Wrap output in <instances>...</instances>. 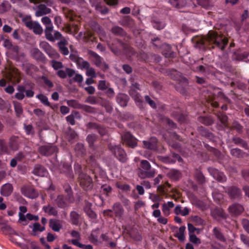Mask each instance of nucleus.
Here are the masks:
<instances>
[{
  "label": "nucleus",
  "mask_w": 249,
  "mask_h": 249,
  "mask_svg": "<svg viewBox=\"0 0 249 249\" xmlns=\"http://www.w3.org/2000/svg\"><path fill=\"white\" fill-rule=\"evenodd\" d=\"M228 40L227 38L223 37L221 35L218 34L214 31H210L207 35L202 40V44L205 45L207 43L213 45L212 48H218L223 50L227 45Z\"/></svg>",
  "instance_id": "1"
},
{
  "label": "nucleus",
  "mask_w": 249,
  "mask_h": 249,
  "mask_svg": "<svg viewBox=\"0 0 249 249\" xmlns=\"http://www.w3.org/2000/svg\"><path fill=\"white\" fill-rule=\"evenodd\" d=\"M140 176L142 178H151L154 177L156 172L155 169H151L149 162L146 160H142L141 162Z\"/></svg>",
  "instance_id": "2"
},
{
  "label": "nucleus",
  "mask_w": 249,
  "mask_h": 249,
  "mask_svg": "<svg viewBox=\"0 0 249 249\" xmlns=\"http://www.w3.org/2000/svg\"><path fill=\"white\" fill-rule=\"evenodd\" d=\"M39 47L48 56L53 59H57L60 57L59 54L53 49L47 42L41 41L39 44Z\"/></svg>",
  "instance_id": "3"
},
{
  "label": "nucleus",
  "mask_w": 249,
  "mask_h": 249,
  "mask_svg": "<svg viewBox=\"0 0 249 249\" xmlns=\"http://www.w3.org/2000/svg\"><path fill=\"white\" fill-rule=\"evenodd\" d=\"M5 78L13 84L18 83L20 81V77L17 69L11 68L6 70L4 74Z\"/></svg>",
  "instance_id": "4"
},
{
  "label": "nucleus",
  "mask_w": 249,
  "mask_h": 249,
  "mask_svg": "<svg viewBox=\"0 0 249 249\" xmlns=\"http://www.w3.org/2000/svg\"><path fill=\"white\" fill-rule=\"evenodd\" d=\"M21 194L28 198L35 199L38 197V193L32 186L25 185L20 189Z\"/></svg>",
  "instance_id": "5"
},
{
  "label": "nucleus",
  "mask_w": 249,
  "mask_h": 249,
  "mask_svg": "<svg viewBox=\"0 0 249 249\" xmlns=\"http://www.w3.org/2000/svg\"><path fill=\"white\" fill-rule=\"evenodd\" d=\"M80 185L85 190H89L92 187V179L89 175L81 173L79 176Z\"/></svg>",
  "instance_id": "6"
},
{
  "label": "nucleus",
  "mask_w": 249,
  "mask_h": 249,
  "mask_svg": "<svg viewBox=\"0 0 249 249\" xmlns=\"http://www.w3.org/2000/svg\"><path fill=\"white\" fill-rule=\"evenodd\" d=\"M115 156L122 162H125L127 160L126 154L123 149L119 146L115 145L110 147Z\"/></svg>",
  "instance_id": "7"
},
{
  "label": "nucleus",
  "mask_w": 249,
  "mask_h": 249,
  "mask_svg": "<svg viewBox=\"0 0 249 249\" xmlns=\"http://www.w3.org/2000/svg\"><path fill=\"white\" fill-rule=\"evenodd\" d=\"M53 28L48 29L45 33L46 38L52 42H53L56 40H62L63 38H65L58 31H56L53 35Z\"/></svg>",
  "instance_id": "8"
},
{
  "label": "nucleus",
  "mask_w": 249,
  "mask_h": 249,
  "mask_svg": "<svg viewBox=\"0 0 249 249\" xmlns=\"http://www.w3.org/2000/svg\"><path fill=\"white\" fill-rule=\"evenodd\" d=\"M57 151V147L53 145L48 144L39 147V153L43 156H48Z\"/></svg>",
  "instance_id": "9"
},
{
  "label": "nucleus",
  "mask_w": 249,
  "mask_h": 249,
  "mask_svg": "<svg viewBox=\"0 0 249 249\" xmlns=\"http://www.w3.org/2000/svg\"><path fill=\"white\" fill-rule=\"evenodd\" d=\"M124 143L129 147L134 148L137 145L136 139L129 132H126L122 136Z\"/></svg>",
  "instance_id": "10"
},
{
  "label": "nucleus",
  "mask_w": 249,
  "mask_h": 249,
  "mask_svg": "<svg viewBox=\"0 0 249 249\" xmlns=\"http://www.w3.org/2000/svg\"><path fill=\"white\" fill-rule=\"evenodd\" d=\"M112 212L115 217L120 219L124 215V209L119 202H116L112 206Z\"/></svg>",
  "instance_id": "11"
},
{
  "label": "nucleus",
  "mask_w": 249,
  "mask_h": 249,
  "mask_svg": "<svg viewBox=\"0 0 249 249\" xmlns=\"http://www.w3.org/2000/svg\"><path fill=\"white\" fill-rule=\"evenodd\" d=\"M209 170L211 174L216 180L222 182L226 181L227 178L223 173L214 168H210Z\"/></svg>",
  "instance_id": "12"
},
{
  "label": "nucleus",
  "mask_w": 249,
  "mask_h": 249,
  "mask_svg": "<svg viewBox=\"0 0 249 249\" xmlns=\"http://www.w3.org/2000/svg\"><path fill=\"white\" fill-rule=\"evenodd\" d=\"M230 213L235 215H240L244 211L243 206L239 204H234L229 207Z\"/></svg>",
  "instance_id": "13"
},
{
  "label": "nucleus",
  "mask_w": 249,
  "mask_h": 249,
  "mask_svg": "<svg viewBox=\"0 0 249 249\" xmlns=\"http://www.w3.org/2000/svg\"><path fill=\"white\" fill-rule=\"evenodd\" d=\"M161 160L164 163H175L176 160H178V161H182V159L179 155L173 154L172 157H162L161 158Z\"/></svg>",
  "instance_id": "14"
},
{
  "label": "nucleus",
  "mask_w": 249,
  "mask_h": 249,
  "mask_svg": "<svg viewBox=\"0 0 249 249\" xmlns=\"http://www.w3.org/2000/svg\"><path fill=\"white\" fill-rule=\"evenodd\" d=\"M68 44V42L66 38H63L57 43L60 52L65 55H68L69 53V50L66 47Z\"/></svg>",
  "instance_id": "15"
},
{
  "label": "nucleus",
  "mask_w": 249,
  "mask_h": 249,
  "mask_svg": "<svg viewBox=\"0 0 249 249\" xmlns=\"http://www.w3.org/2000/svg\"><path fill=\"white\" fill-rule=\"evenodd\" d=\"M75 74V71L70 68H67L65 71L59 70L57 72V75L63 79L66 78L67 76L71 77Z\"/></svg>",
  "instance_id": "16"
},
{
  "label": "nucleus",
  "mask_w": 249,
  "mask_h": 249,
  "mask_svg": "<svg viewBox=\"0 0 249 249\" xmlns=\"http://www.w3.org/2000/svg\"><path fill=\"white\" fill-rule=\"evenodd\" d=\"M32 173L35 175L37 176L44 177L47 174V171L43 166L40 165H35Z\"/></svg>",
  "instance_id": "17"
},
{
  "label": "nucleus",
  "mask_w": 249,
  "mask_h": 249,
  "mask_svg": "<svg viewBox=\"0 0 249 249\" xmlns=\"http://www.w3.org/2000/svg\"><path fill=\"white\" fill-rule=\"evenodd\" d=\"M70 234L71 237L73 238V239H71V243L78 247L79 244H81L80 243L81 240V234L80 232L72 230L71 231Z\"/></svg>",
  "instance_id": "18"
},
{
  "label": "nucleus",
  "mask_w": 249,
  "mask_h": 249,
  "mask_svg": "<svg viewBox=\"0 0 249 249\" xmlns=\"http://www.w3.org/2000/svg\"><path fill=\"white\" fill-rule=\"evenodd\" d=\"M59 169L61 173L65 174L70 178L72 177L71 167L69 163H63L62 164H61Z\"/></svg>",
  "instance_id": "19"
},
{
  "label": "nucleus",
  "mask_w": 249,
  "mask_h": 249,
  "mask_svg": "<svg viewBox=\"0 0 249 249\" xmlns=\"http://www.w3.org/2000/svg\"><path fill=\"white\" fill-rule=\"evenodd\" d=\"M13 188L11 184L6 183L2 186L0 189L1 194L5 196H9L12 193Z\"/></svg>",
  "instance_id": "20"
},
{
  "label": "nucleus",
  "mask_w": 249,
  "mask_h": 249,
  "mask_svg": "<svg viewBox=\"0 0 249 249\" xmlns=\"http://www.w3.org/2000/svg\"><path fill=\"white\" fill-rule=\"evenodd\" d=\"M51 12V9L48 8L45 5L40 4L36 12V17H41L44 15L49 14Z\"/></svg>",
  "instance_id": "21"
},
{
  "label": "nucleus",
  "mask_w": 249,
  "mask_h": 249,
  "mask_svg": "<svg viewBox=\"0 0 249 249\" xmlns=\"http://www.w3.org/2000/svg\"><path fill=\"white\" fill-rule=\"evenodd\" d=\"M174 203L172 201H168L162 205V211L165 216L170 214V209L174 207Z\"/></svg>",
  "instance_id": "22"
},
{
  "label": "nucleus",
  "mask_w": 249,
  "mask_h": 249,
  "mask_svg": "<svg viewBox=\"0 0 249 249\" xmlns=\"http://www.w3.org/2000/svg\"><path fill=\"white\" fill-rule=\"evenodd\" d=\"M91 54L93 57V61L96 66L101 67L102 66V65H104L105 68H108V66L107 64L105 63L103 64L102 58L99 55L94 52H92Z\"/></svg>",
  "instance_id": "23"
},
{
  "label": "nucleus",
  "mask_w": 249,
  "mask_h": 249,
  "mask_svg": "<svg viewBox=\"0 0 249 249\" xmlns=\"http://www.w3.org/2000/svg\"><path fill=\"white\" fill-rule=\"evenodd\" d=\"M117 102L122 107H125L127 105L128 97L125 94L120 93L116 97Z\"/></svg>",
  "instance_id": "24"
},
{
  "label": "nucleus",
  "mask_w": 249,
  "mask_h": 249,
  "mask_svg": "<svg viewBox=\"0 0 249 249\" xmlns=\"http://www.w3.org/2000/svg\"><path fill=\"white\" fill-rule=\"evenodd\" d=\"M63 12L65 15V17L67 19H69L70 21H73L74 20V18L76 17V14L74 11L68 8L63 7Z\"/></svg>",
  "instance_id": "25"
},
{
  "label": "nucleus",
  "mask_w": 249,
  "mask_h": 249,
  "mask_svg": "<svg viewBox=\"0 0 249 249\" xmlns=\"http://www.w3.org/2000/svg\"><path fill=\"white\" fill-rule=\"evenodd\" d=\"M31 53L32 56L36 60H42L44 58V54L38 48L32 49Z\"/></svg>",
  "instance_id": "26"
},
{
  "label": "nucleus",
  "mask_w": 249,
  "mask_h": 249,
  "mask_svg": "<svg viewBox=\"0 0 249 249\" xmlns=\"http://www.w3.org/2000/svg\"><path fill=\"white\" fill-rule=\"evenodd\" d=\"M228 194L231 197L235 198L240 196L241 191L235 187H231L228 189Z\"/></svg>",
  "instance_id": "27"
},
{
  "label": "nucleus",
  "mask_w": 249,
  "mask_h": 249,
  "mask_svg": "<svg viewBox=\"0 0 249 249\" xmlns=\"http://www.w3.org/2000/svg\"><path fill=\"white\" fill-rule=\"evenodd\" d=\"M94 0H90V1L92 4L94 5L95 9L97 11L100 12L103 15H105L108 13V10L107 7L102 6L98 2H97V3H94Z\"/></svg>",
  "instance_id": "28"
},
{
  "label": "nucleus",
  "mask_w": 249,
  "mask_h": 249,
  "mask_svg": "<svg viewBox=\"0 0 249 249\" xmlns=\"http://www.w3.org/2000/svg\"><path fill=\"white\" fill-rule=\"evenodd\" d=\"M70 216L71 221L73 225H77L79 224L80 216L77 212L75 211L71 212Z\"/></svg>",
  "instance_id": "29"
},
{
  "label": "nucleus",
  "mask_w": 249,
  "mask_h": 249,
  "mask_svg": "<svg viewBox=\"0 0 249 249\" xmlns=\"http://www.w3.org/2000/svg\"><path fill=\"white\" fill-rule=\"evenodd\" d=\"M29 29L33 30V32L36 35H41L43 31L41 25L36 21H35L32 27H30Z\"/></svg>",
  "instance_id": "30"
},
{
  "label": "nucleus",
  "mask_w": 249,
  "mask_h": 249,
  "mask_svg": "<svg viewBox=\"0 0 249 249\" xmlns=\"http://www.w3.org/2000/svg\"><path fill=\"white\" fill-rule=\"evenodd\" d=\"M157 141L156 139H153L150 141H143V146L149 149H154L157 147Z\"/></svg>",
  "instance_id": "31"
},
{
  "label": "nucleus",
  "mask_w": 249,
  "mask_h": 249,
  "mask_svg": "<svg viewBox=\"0 0 249 249\" xmlns=\"http://www.w3.org/2000/svg\"><path fill=\"white\" fill-rule=\"evenodd\" d=\"M213 232L217 239L221 242L226 241V239L224 236L219 228L214 227L213 230Z\"/></svg>",
  "instance_id": "32"
},
{
  "label": "nucleus",
  "mask_w": 249,
  "mask_h": 249,
  "mask_svg": "<svg viewBox=\"0 0 249 249\" xmlns=\"http://www.w3.org/2000/svg\"><path fill=\"white\" fill-rule=\"evenodd\" d=\"M55 202L57 206L60 208H65L67 206V200L63 195L58 196Z\"/></svg>",
  "instance_id": "33"
},
{
  "label": "nucleus",
  "mask_w": 249,
  "mask_h": 249,
  "mask_svg": "<svg viewBox=\"0 0 249 249\" xmlns=\"http://www.w3.org/2000/svg\"><path fill=\"white\" fill-rule=\"evenodd\" d=\"M50 227L55 231H59L62 228V226L58 221L51 220L49 222Z\"/></svg>",
  "instance_id": "34"
},
{
  "label": "nucleus",
  "mask_w": 249,
  "mask_h": 249,
  "mask_svg": "<svg viewBox=\"0 0 249 249\" xmlns=\"http://www.w3.org/2000/svg\"><path fill=\"white\" fill-rule=\"evenodd\" d=\"M41 22L43 24L45 25V29L44 32L46 33V31L48 30V29H51L52 28H53V25L52 21L51 19L48 17H44L41 18Z\"/></svg>",
  "instance_id": "35"
},
{
  "label": "nucleus",
  "mask_w": 249,
  "mask_h": 249,
  "mask_svg": "<svg viewBox=\"0 0 249 249\" xmlns=\"http://www.w3.org/2000/svg\"><path fill=\"white\" fill-rule=\"evenodd\" d=\"M168 176L172 179L177 180L181 178V174L179 171L171 170L168 173Z\"/></svg>",
  "instance_id": "36"
},
{
  "label": "nucleus",
  "mask_w": 249,
  "mask_h": 249,
  "mask_svg": "<svg viewBox=\"0 0 249 249\" xmlns=\"http://www.w3.org/2000/svg\"><path fill=\"white\" fill-rule=\"evenodd\" d=\"M78 68L80 69H87L89 68L90 64L87 61H85L82 58H80L76 63Z\"/></svg>",
  "instance_id": "37"
},
{
  "label": "nucleus",
  "mask_w": 249,
  "mask_h": 249,
  "mask_svg": "<svg viewBox=\"0 0 249 249\" xmlns=\"http://www.w3.org/2000/svg\"><path fill=\"white\" fill-rule=\"evenodd\" d=\"M15 111L18 117H20L23 113V108L20 103L17 101H13Z\"/></svg>",
  "instance_id": "38"
},
{
  "label": "nucleus",
  "mask_w": 249,
  "mask_h": 249,
  "mask_svg": "<svg viewBox=\"0 0 249 249\" xmlns=\"http://www.w3.org/2000/svg\"><path fill=\"white\" fill-rule=\"evenodd\" d=\"M75 151L78 156H83L85 153V148L82 143H77L75 147Z\"/></svg>",
  "instance_id": "39"
},
{
  "label": "nucleus",
  "mask_w": 249,
  "mask_h": 249,
  "mask_svg": "<svg viewBox=\"0 0 249 249\" xmlns=\"http://www.w3.org/2000/svg\"><path fill=\"white\" fill-rule=\"evenodd\" d=\"M130 96L134 99L136 103H141L142 102V98L140 95L138 93L133 89H131L129 91Z\"/></svg>",
  "instance_id": "40"
},
{
  "label": "nucleus",
  "mask_w": 249,
  "mask_h": 249,
  "mask_svg": "<svg viewBox=\"0 0 249 249\" xmlns=\"http://www.w3.org/2000/svg\"><path fill=\"white\" fill-rule=\"evenodd\" d=\"M232 141L235 144L239 145L245 149H248L247 143L242 139L239 137H234Z\"/></svg>",
  "instance_id": "41"
},
{
  "label": "nucleus",
  "mask_w": 249,
  "mask_h": 249,
  "mask_svg": "<svg viewBox=\"0 0 249 249\" xmlns=\"http://www.w3.org/2000/svg\"><path fill=\"white\" fill-rule=\"evenodd\" d=\"M185 227H180L178 231L176 233L175 236L177 237L180 241H183L185 239L184 231H185Z\"/></svg>",
  "instance_id": "42"
},
{
  "label": "nucleus",
  "mask_w": 249,
  "mask_h": 249,
  "mask_svg": "<svg viewBox=\"0 0 249 249\" xmlns=\"http://www.w3.org/2000/svg\"><path fill=\"white\" fill-rule=\"evenodd\" d=\"M43 210L45 213H48L50 215L55 216L57 214V211L56 209L50 205L48 206H44Z\"/></svg>",
  "instance_id": "43"
},
{
  "label": "nucleus",
  "mask_w": 249,
  "mask_h": 249,
  "mask_svg": "<svg viewBox=\"0 0 249 249\" xmlns=\"http://www.w3.org/2000/svg\"><path fill=\"white\" fill-rule=\"evenodd\" d=\"M196 1L198 5L206 9H208L213 5L210 0H196Z\"/></svg>",
  "instance_id": "44"
},
{
  "label": "nucleus",
  "mask_w": 249,
  "mask_h": 249,
  "mask_svg": "<svg viewBox=\"0 0 249 249\" xmlns=\"http://www.w3.org/2000/svg\"><path fill=\"white\" fill-rule=\"evenodd\" d=\"M36 98H38L40 101V102L45 106L48 107L51 106L50 103L48 100V98L46 96L42 94H40L36 96Z\"/></svg>",
  "instance_id": "45"
},
{
  "label": "nucleus",
  "mask_w": 249,
  "mask_h": 249,
  "mask_svg": "<svg viewBox=\"0 0 249 249\" xmlns=\"http://www.w3.org/2000/svg\"><path fill=\"white\" fill-rule=\"evenodd\" d=\"M116 186L119 189L124 191H129L130 190V186L129 185L121 183L120 182H117L115 184Z\"/></svg>",
  "instance_id": "46"
},
{
  "label": "nucleus",
  "mask_w": 249,
  "mask_h": 249,
  "mask_svg": "<svg viewBox=\"0 0 249 249\" xmlns=\"http://www.w3.org/2000/svg\"><path fill=\"white\" fill-rule=\"evenodd\" d=\"M22 21L25 24L26 26L28 28H30V27H32L33 24L35 21H33L32 20L31 16H24L22 19Z\"/></svg>",
  "instance_id": "47"
},
{
  "label": "nucleus",
  "mask_w": 249,
  "mask_h": 249,
  "mask_svg": "<svg viewBox=\"0 0 249 249\" xmlns=\"http://www.w3.org/2000/svg\"><path fill=\"white\" fill-rule=\"evenodd\" d=\"M195 177L196 178L197 180L200 183H203L205 181V177L202 174V173L198 170H196L195 173Z\"/></svg>",
  "instance_id": "48"
},
{
  "label": "nucleus",
  "mask_w": 249,
  "mask_h": 249,
  "mask_svg": "<svg viewBox=\"0 0 249 249\" xmlns=\"http://www.w3.org/2000/svg\"><path fill=\"white\" fill-rule=\"evenodd\" d=\"M67 104L69 106L74 108L81 109L82 106L81 104H79L77 101L73 100L68 101Z\"/></svg>",
  "instance_id": "49"
},
{
  "label": "nucleus",
  "mask_w": 249,
  "mask_h": 249,
  "mask_svg": "<svg viewBox=\"0 0 249 249\" xmlns=\"http://www.w3.org/2000/svg\"><path fill=\"white\" fill-rule=\"evenodd\" d=\"M200 122L202 124L209 125L213 123V119L210 117H203L200 118Z\"/></svg>",
  "instance_id": "50"
},
{
  "label": "nucleus",
  "mask_w": 249,
  "mask_h": 249,
  "mask_svg": "<svg viewBox=\"0 0 249 249\" xmlns=\"http://www.w3.org/2000/svg\"><path fill=\"white\" fill-rule=\"evenodd\" d=\"M51 64L53 68L55 70H57L63 67V65L61 62L57 61L54 60L51 61Z\"/></svg>",
  "instance_id": "51"
},
{
  "label": "nucleus",
  "mask_w": 249,
  "mask_h": 249,
  "mask_svg": "<svg viewBox=\"0 0 249 249\" xmlns=\"http://www.w3.org/2000/svg\"><path fill=\"white\" fill-rule=\"evenodd\" d=\"M190 241L196 244L199 245L201 243V240L200 239L197 237V236L194 233L189 234Z\"/></svg>",
  "instance_id": "52"
},
{
  "label": "nucleus",
  "mask_w": 249,
  "mask_h": 249,
  "mask_svg": "<svg viewBox=\"0 0 249 249\" xmlns=\"http://www.w3.org/2000/svg\"><path fill=\"white\" fill-rule=\"evenodd\" d=\"M95 231H93L89 237L90 241L94 244H97L98 242V235L95 234Z\"/></svg>",
  "instance_id": "53"
},
{
  "label": "nucleus",
  "mask_w": 249,
  "mask_h": 249,
  "mask_svg": "<svg viewBox=\"0 0 249 249\" xmlns=\"http://www.w3.org/2000/svg\"><path fill=\"white\" fill-rule=\"evenodd\" d=\"M0 151L1 153H7L8 148L4 140L0 139Z\"/></svg>",
  "instance_id": "54"
},
{
  "label": "nucleus",
  "mask_w": 249,
  "mask_h": 249,
  "mask_svg": "<svg viewBox=\"0 0 249 249\" xmlns=\"http://www.w3.org/2000/svg\"><path fill=\"white\" fill-rule=\"evenodd\" d=\"M45 230V227L44 226H41L40 224L39 223H35L34 224L33 231V232H36L37 231H39L42 232Z\"/></svg>",
  "instance_id": "55"
},
{
  "label": "nucleus",
  "mask_w": 249,
  "mask_h": 249,
  "mask_svg": "<svg viewBox=\"0 0 249 249\" xmlns=\"http://www.w3.org/2000/svg\"><path fill=\"white\" fill-rule=\"evenodd\" d=\"M231 154L236 157H240L242 155L243 152L238 148H233L231 150Z\"/></svg>",
  "instance_id": "56"
},
{
  "label": "nucleus",
  "mask_w": 249,
  "mask_h": 249,
  "mask_svg": "<svg viewBox=\"0 0 249 249\" xmlns=\"http://www.w3.org/2000/svg\"><path fill=\"white\" fill-rule=\"evenodd\" d=\"M111 31L115 35H123L124 33L123 29L119 26L113 27Z\"/></svg>",
  "instance_id": "57"
},
{
  "label": "nucleus",
  "mask_w": 249,
  "mask_h": 249,
  "mask_svg": "<svg viewBox=\"0 0 249 249\" xmlns=\"http://www.w3.org/2000/svg\"><path fill=\"white\" fill-rule=\"evenodd\" d=\"M218 117L219 118V119L220 120V121H221V122L224 125H227V121H228V117L227 116L224 114L223 113H219L218 115Z\"/></svg>",
  "instance_id": "58"
},
{
  "label": "nucleus",
  "mask_w": 249,
  "mask_h": 249,
  "mask_svg": "<svg viewBox=\"0 0 249 249\" xmlns=\"http://www.w3.org/2000/svg\"><path fill=\"white\" fill-rule=\"evenodd\" d=\"M86 75L88 76H90L92 78H95L96 77V72L95 70L90 68V66L89 68L87 69Z\"/></svg>",
  "instance_id": "59"
},
{
  "label": "nucleus",
  "mask_w": 249,
  "mask_h": 249,
  "mask_svg": "<svg viewBox=\"0 0 249 249\" xmlns=\"http://www.w3.org/2000/svg\"><path fill=\"white\" fill-rule=\"evenodd\" d=\"M81 109L89 113H93L95 112V109L94 107L85 105H82Z\"/></svg>",
  "instance_id": "60"
},
{
  "label": "nucleus",
  "mask_w": 249,
  "mask_h": 249,
  "mask_svg": "<svg viewBox=\"0 0 249 249\" xmlns=\"http://www.w3.org/2000/svg\"><path fill=\"white\" fill-rule=\"evenodd\" d=\"M98 88L99 90H104L107 89V85L106 82L105 80H100L99 82Z\"/></svg>",
  "instance_id": "61"
},
{
  "label": "nucleus",
  "mask_w": 249,
  "mask_h": 249,
  "mask_svg": "<svg viewBox=\"0 0 249 249\" xmlns=\"http://www.w3.org/2000/svg\"><path fill=\"white\" fill-rule=\"evenodd\" d=\"M9 146L10 148L13 151H16L18 149V145L17 142L12 139H10Z\"/></svg>",
  "instance_id": "62"
},
{
  "label": "nucleus",
  "mask_w": 249,
  "mask_h": 249,
  "mask_svg": "<svg viewBox=\"0 0 249 249\" xmlns=\"http://www.w3.org/2000/svg\"><path fill=\"white\" fill-rule=\"evenodd\" d=\"M85 212L87 213L88 215L92 218H95L96 217L95 213L91 210L89 208L86 207L85 209Z\"/></svg>",
  "instance_id": "63"
},
{
  "label": "nucleus",
  "mask_w": 249,
  "mask_h": 249,
  "mask_svg": "<svg viewBox=\"0 0 249 249\" xmlns=\"http://www.w3.org/2000/svg\"><path fill=\"white\" fill-rule=\"evenodd\" d=\"M242 225L245 230L249 233V221L244 219L242 220Z\"/></svg>",
  "instance_id": "64"
}]
</instances>
